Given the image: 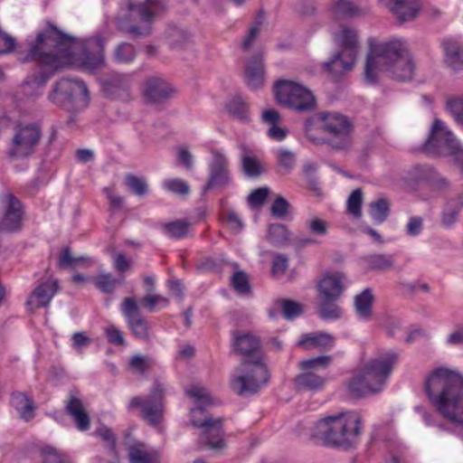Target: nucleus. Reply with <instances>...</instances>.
<instances>
[{"label":"nucleus","instance_id":"nucleus-50","mask_svg":"<svg viewBox=\"0 0 463 463\" xmlns=\"http://www.w3.org/2000/svg\"><path fill=\"white\" fill-rule=\"evenodd\" d=\"M162 187L179 195H186L190 191L188 184L180 178L165 179L162 183Z\"/></svg>","mask_w":463,"mask_h":463},{"label":"nucleus","instance_id":"nucleus-25","mask_svg":"<svg viewBox=\"0 0 463 463\" xmlns=\"http://www.w3.org/2000/svg\"><path fill=\"white\" fill-rule=\"evenodd\" d=\"M357 55L344 51L336 52L330 61L324 63V69L332 76H340L351 71L355 64Z\"/></svg>","mask_w":463,"mask_h":463},{"label":"nucleus","instance_id":"nucleus-44","mask_svg":"<svg viewBox=\"0 0 463 463\" xmlns=\"http://www.w3.org/2000/svg\"><path fill=\"white\" fill-rule=\"evenodd\" d=\"M318 313L324 319H336L341 317V308L335 304L336 300H329L321 298Z\"/></svg>","mask_w":463,"mask_h":463},{"label":"nucleus","instance_id":"nucleus-45","mask_svg":"<svg viewBox=\"0 0 463 463\" xmlns=\"http://www.w3.org/2000/svg\"><path fill=\"white\" fill-rule=\"evenodd\" d=\"M461 207L456 200L448 202L442 213V224L446 227L452 226L457 221Z\"/></svg>","mask_w":463,"mask_h":463},{"label":"nucleus","instance_id":"nucleus-40","mask_svg":"<svg viewBox=\"0 0 463 463\" xmlns=\"http://www.w3.org/2000/svg\"><path fill=\"white\" fill-rule=\"evenodd\" d=\"M275 307L281 311L286 319H293L303 313L302 306L291 300H276Z\"/></svg>","mask_w":463,"mask_h":463},{"label":"nucleus","instance_id":"nucleus-12","mask_svg":"<svg viewBox=\"0 0 463 463\" xmlns=\"http://www.w3.org/2000/svg\"><path fill=\"white\" fill-rule=\"evenodd\" d=\"M315 118L321 124V128L328 133L333 148L345 150L351 146V124L346 117L337 112H319Z\"/></svg>","mask_w":463,"mask_h":463},{"label":"nucleus","instance_id":"nucleus-54","mask_svg":"<svg viewBox=\"0 0 463 463\" xmlns=\"http://www.w3.org/2000/svg\"><path fill=\"white\" fill-rule=\"evenodd\" d=\"M227 109L231 114L238 118H246L247 105L241 98L238 97L231 99L227 105Z\"/></svg>","mask_w":463,"mask_h":463},{"label":"nucleus","instance_id":"nucleus-35","mask_svg":"<svg viewBox=\"0 0 463 463\" xmlns=\"http://www.w3.org/2000/svg\"><path fill=\"white\" fill-rule=\"evenodd\" d=\"M11 404L23 420H29L33 418V402L24 393L14 392L11 398Z\"/></svg>","mask_w":463,"mask_h":463},{"label":"nucleus","instance_id":"nucleus-39","mask_svg":"<svg viewBox=\"0 0 463 463\" xmlns=\"http://www.w3.org/2000/svg\"><path fill=\"white\" fill-rule=\"evenodd\" d=\"M136 57L134 46L128 43L118 44L113 52V59L118 63H130Z\"/></svg>","mask_w":463,"mask_h":463},{"label":"nucleus","instance_id":"nucleus-5","mask_svg":"<svg viewBox=\"0 0 463 463\" xmlns=\"http://www.w3.org/2000/svg\"><path fill=\"white\" fill-rule=\"evenodd\" d=\"M165 8L164 0H122L115 23L119 30L133 37L147 36L153 23Z\"/></svg>","mask_w":463,"mask_h":463},{"label":"nucleus","instance_id":"nucleus-42","mask_svg":"<svg viewBox=\"0 0 463 463\" xmlns=\"http://www.w3.org/2000/svg\"><path fill=\"white\" fill-rule=\"evenodd\" d=\"M268 237L271 243L283 245L289 241L290 233L282 224H271L269 227Z\"/></svg>","mask_w":463,"mask_h":463},{"label":"nucleus","instance_id":"nucleus-43","mask_svg":"<svg viewBox=\"0 0 463 463\" xmlns=\"http://www.w3.org/2000/svg\"><path fill=\"white\" fill-rule=\"evenodd\" d=\"M94 285L103 293H111L119 283L110 273H100L92 279Z\"/></svg>","mask_w":463,"mask_h":463},{"label":"nucleus","instance_id":"nucleus-27","mask_svg":"<svg viewBox=\"0 0 463 463\" xmlns=\"http://www.w3.org/2000/svg\"><path fill=\"white\" fill-rule=\"evenodd\" d=\"M298 345L305 350L319 349L324 351L334 346L335 338L329 334L317 332L302 335Z\"/></svg>","mask_w":463,"mask_h":463},{"label":"nucleus","instance_id":"nucleus-63","mask_svg":"<svg viewBox=\"0 0 463 463\" xmlns=\"http://www.w3.org/2000/svg\"><path fill=\"white\" fill-rule=\"evenodd\" d=\"M105 334L109 343L115 345H123L125 339L123 333L118 329L115 326H109L105 328Z\"/></svg>","mask_w":463,"mask_h":463},{"label":"nucleus","instance_id":"nucleus-2","mask_svg":"<svg viewBox=\"0 0 463 463\" xmlns=\"http://www.w3.org/2000/svg\"><path fill=\"white\" fill-rule=\"evenodd\" d=\"M367 47L364 79L368 83H376L384 74L402 81L412 79L415 64L404 38L369 37Z\"/></svg>","mask_w":463,"mask_h":463},{"label":"nucleus","instance_id":"nucleus-14","mask_svg":"<svg viewBox=\"0 0 463 463\" xmlns=\"http://www.w3.org/2000/svg\"><path fill=\"white\" fill-rule=\"evenodd\" d=\"M41 138V130L35 124L20 126L16 128L9 148L13 158H26L33 154Z\"/></svg>","mask_w":463,"mask_h":463},{"label":"nucleus","instance_id":"nucleus-10","mask_svg":"<svg viewBox=\"0 0 463 463\" xmlns=\"http://www.w3.org/2000/svg\"><path fill=\"white\" fill-rule=\"evenodd\" d=\"M274 93L279 104L296 111H309L317 105L312 91L298 81L280 80L274 85Z\"/></svg>","mask_w":463,"mask_h":463},{"label":"nucleus","instance_id":"nucleus-11","mask_svg":"<svg viewBox=\"0 0 463 463\" xmlns=\"http://www.w3.org/2000/svg\"><path fill=\"white\" fill-rule=\"evenodd\" d=\"M331 355H321L300 361L298 366L301 373L296 377L298 388L312 392L321 391L326 382L324 372L332 364Z\"/></svg>","mask_w":463,"mask_h":463},{"label":"nucleus","instance_id":"nucleus-34","mask_svg":"<svg viewBox=\"0 0 463 463\" xmlns=\"http://www.w3.org/2000/svg\"><path fill=\"white\" fill-rule=\"evenodd\" d=\"M364 269L370 271L387 270L393 267L394 259L390 254L373 253L362 258Z\"/></svg>","mask_w":463,"mask_h":463},{"label":"nucleus","instance_id":"nucleus-7","mask_svg":"<svg viewBox=\"0 0 463 463\" xmlns=\"http://www.w3.org/2000/svg\"><path fill=\"white\" fill-rule=\"evenodd\" d=\"M186 395L193 400L194 408L191 409L193 426L203 430L201 439L208 448L220 450L225 447L222 439V420H213L206 412V408L215 403L208 390L194 384L185 390Z\"/></svg>","mask_w":463,"mask_h":463},{"label":"nucleus","instance_id":"nucleus-59","mask_svg":"<svg viewBox=\"0 0 463 463\" xmlns=\"http://www.w3.org/2000/svg\"><path fill=\"white\" fill-rule=\"evenodd\" d=\"M43 463H63L61 455L52 446L42 449Z\"/></svg>","mask_w":463,"mask_h":463},{"label":"nucleus","instance_id":"nucleus-23","mask_svg":"<svg viewBox=\"0 0 463 463\" xmlns=\"http://www.w3.org/2000/svg\"><path fill=\"white\" fill-rule=\"evenodd\" d=\"M58 290V282L55 279H48L41 283L30 295L26 304L34 310L49 305Z\"/></svg>","mask_w":463,"mask_h":463},{"label":"nucleus","instance_id":"nucleus-64","mask_svg":"<svg viewBox=\"0 0 463 463\" xmlns=\"http://www.w3.org/2000/svg\"><path fill=\"white\" fill-rule=\"evenodd\" d=\"M445 343L450 346L463 345V329H461L460 324L457 325L455 328L448 334Z\"/></svg>","mask_w":463,"mask_h":463},{"label":"nucleus","instance_id":"nucleus-62","mask_svg":"<svg viewBox=\"0 0 463 463\" xmlns=\"http://www.w3.org/2000/svg\"><path fill=\"white\" fill-rule=\"evenodd\" d=\"M288 203L283 197L279 196L274 201L270 210L274 216L283 218L288 214Z\"/></svg>","mask_w":463,"mask_h":463},{"label":"nucleus","instance_id":"nucleus-47","mask_svg":"<svg viewBox=\"0 0 463 463\" xmlns=\"http://www.w3.org/2000/svg\"><path fill=\"white\" fill-rule=\"evenodd\" d=\"M363 203V193L361 189H355L351 193L347 200L346 211L353 217L359 219L362 216L361 206Z\"/></svg>","mask_w":463,"mask_h":463},{"label":"nucleus","instance_id":"nucleus-56","mask_svg":"<svg viewBox=\"0 0 463 463\" xmlns=\"http://www.w3.org/2000/svg\"><path fill=\"white\" fill-rule=\"evenodd\" d=\"M177 163L186 170H192L194 165V158L188 147L181 146L176 151Z\"/></svg>","mask_w":463,"mask_h":463},{"label":"nucleus","instance_id":"nucleus-20","mask_svg":"<svg viewBox=\"0 0 463 463\" xmlns=\"http://www.w3.org/2000/svg\"><path fill=\"white\" fill-rule=\"evenodd\" d=\"M233 347L237 353L247 360L262 359L260 339L250 333H234Z\"/></svg>","mask_w":463,"mask_h":463},{"label":"nucleus","instance_id":"nucleus-26","mask_svg":"<svg viewBox=\"0 0 463 463\" xmlns=\"http://www.w3.org/2000/svg\"><path fill=\"white\" fill-rule=\"evenodd\" d=\"M175 92V88L158 77L146 80L144 93L151 101L157 102L170 98Z\"/></svg>","mask_w":463,"mask_h":463},{"label":"nucleus","instance_id":"nucleus-41","mask_svg":"<svg viewBox=\"0 0 463 463\" xmlns=\"http://www.w3.org/2000/svg\"><path fill=\"white\" fill-rule=\"evenodd\" d=\"M275 154L280 173H289L295 165V155L286 148H278Z\"/></svg>","mask_w":463,"mask_h":463},{"label":"nucleus","instance_id":"nucleus-15","mask_svg":"<svg viewBox=\"0 0 463 463\" xmlns=\"http://www.w3.org/2000/svg\"><path fill=\"white\" fill-rule=\"evenodd\" d=\"M164 389L163 386L156 383L149 397L142 398L136 396L132 398L129 403L130 408H139L142 417L151 425L159 423L163 418Z\"/></svg>","mask_w":463,"mask_h":463},{"label":"nucleus","instance_id":"nucleus-55","mask_svg":"<svg viewBox=\"0 0 463 463\" xmlns=\"http://www.w3.org/2000/svg\"><path fill=\"white\" fill-rule=\"evenodd\" d=\"M143 304L147 307L150 310H153L156 307L159 308H165L168 306L169 300L161 295L152 294L148 292L142 300Z\"/></svg>","mask_w":463,"mask_h":463},{"label":"nucleus","instance_id":"nucleus-32","mask_svg":"<svg viewBox=\"0 0 463 463\" xmlns=\"http://www.w3.org/2000/svg\"><path fill=\"white\" fill-rule=\"evenodd\" d=\"M265 23L266 14L263 10H260L242 37L241 47L243 51L248 52L252 48Z\"/></svg>","mask_w":463,"mask_h":463},{"label":"nucleus","instance_id":"nucleus-19","mask_svg":"<svg viewBox=\"0 0 463 463\" xmlns=\"http://www.w3.org/2000/svg\"><path fill=\"white\" fill-rule=\"evenodd\" d=\"M383 4L402 23L413 21L422 9L421 0H385Z\"/></svg>","mask_w":463,"mask_h":463},{"label":"nucleus","instance_id":"nucleus-36","mask_svg":"<svg viewBox=\"0 0 463 463\" xmlns=\"http://www.w3.org/2000/svg\"><path fill=\"white\" fill-rule=\"evenodd\" d=\"M331 11L335 17H354L363 14L362 8L353 0H334Z\"/></svg>","mask_w":463,"mask_h":463},{"label":"nucleus","instance_id":"nucleus-49","mask_svg":"<svg viewBox=\"0 0 463 463\" xmlns=\"http://www.w3.org/2000/svg\"><path fill=\"white\" fill-rule=\"evenodd\" d=\"M388 213L389 204L384 199H379L370 206V216L378 223L383 222L387 218Z\"/></svg>","mask_w":463,"mask_h":463},{"label":"nucleus","instance_id":"nucleus-22","mask_svg":"<svg viewBox=\"0 0 463 463\" xmlns=\"http://www.w3.org/2000/svg\"><path fill=\"white\" fill-rule=\"evenodd\" d=\"M5 214L0 220V231H15L20 227L22 221V209L20 202L12 194L4 200Z\"/></svg>","mask_w":463,"mask_h":463},{"label":"nucleus","instance_id":"nucleus-24","mask_svg":"<svg viewBox=\"0 0 463 463\" xmlns=\"http://www.w3.org/2000/svg\"><path fill=\"white\" fill-rule=\"evenodd\" d=\"M333 40L335 43L342 49L341 51L357 55L359 46V33L357 29L348 25H343L333 33Z\"/></svg>","mask_w":463,"mask_h":463},{"label":"nucleus","instance_id":"nucleus-3","mask_svg":"<svg viewBox=\"0 0 463 463\" xmlns=\"http://www.w3.org/2000/svg\"><path fill=\"white\" fill-rule=\"evenodd\" d=\"M425 391L439 413L463 431V377L449 367H436L426 376Z\"/></svg>","mask_w":463,"mask_h":463},{"label":"nucleus","instance_id":"nucleus-51","mask_svg":"<svg viewBox=\"0 0 463 463\" xmlns=\"http://www.w3.org/2000/svg\"><path fill=\"white\" fill-rule=\"evenodd\" d=\"M447 109L454 120L463 126V95L449 100Z\"/></svg>","mask_w":463,"mask_h":463},{"label":"nucleus","instance_id":"nucleus-18","mask_svg":"<svg viewBox=\"0 0 463 463\" xmlns=\"http://www.w3.org/2000/svg\"><path fill=\"white\" fill-rule=\"evenodd\" d=\"M101 90L105 96L111 99H125L129 96L130 77L117 72H110L99 78Z\"/></svg>","mask_w":463,"mask_h":463},{"label":"nucleus","instance_id":"nucleus-52","mask_svg":"<svg viewBox=\"0 0 463 463\" xmlns=\"http://www.w3.org/2000/svg\"><path fill=\"white\" fill-rule=\"evenodd\" d=\"M126 184L137 195L143 196L147 192L146 182L141 177L129 175L126 177Z\"/></svg>","mask_w":463,"mask_h":463},{"label":"nucleus","instance_id":"nucleus-31","mask_svg":"<svg viewBox=\"0 0 463 463\" xmlns=\"http://www.w3.org/2000/svg\"><path fill=\"white\" fill-rule=\"evenodd\" d=\"M445 62L454 70L463 66V43L453 39L442 43Z\"/></svg>","mask_w":463,"mask_h":463},{"label":"nucleus","instance_id":"nucleus-13","mask_svg":"<svg viewBox=\"0 0 463 463\" xmlns=\"http://www.w3.org/2000/svg\"><path fill=\"white\" fill-rule=\"evenodd\" d=\"M459 142L445 122L436 118L424 143V149L431 155L450 156Z\"/></svg>","mask_w":463,"mask_h":463},{"label":"nucleus","instance_id":"nucleus-29","mask_svg":"<svg viewBox=\"0 0 463 463\" xmlns=\"http://www.w3.org/2000/svg\"><path fill=\"white\" fill-rule=\"evenodd\" d=\"M262 121L269 127L268 137L275 141L280 142L288 136V130L279 126L280 122L279 113L272 109H266L261 115Z\"/></svg>","mask_w":463,"mask_h":463},{"label":"nucleus","instance_id":"nucleus-53","mask_svg":"<svg viewBox=\"0 0 463 463\" xmlns=\"http://www.w3.org/2000/svg\"><path fill=\"white\" fill-rule=\"evenodd\" d=\"M233 288L239 294H247L250 292V285L247 275L242 271H238L233 274L231 279Z\"/></svg>","mask_w":463,"mask_h":463},{"label":"nucleus","instance_id":"nucleus-16","mask_svg":"<svg viewBox=\"0 0 463 463\" xmlns=\"http://www.w3.org/2000/svg\"><path fill=\"white\" fill-rule=\"evenodd\" d=\"M212 160L208 165L209 178L204 190L213 187H226L232 183L230 173V164L227 156L222 149L211 150Z\"/></svg>","mask_w":463,"mask_h":463},{"label":"nucleus","instance_id":"nucleus-58","mask_svg":"<svg viewBox=\"0 0 463 463\" xmlns=\"http://www.w3.org/2000/svg\"><path fill=\"white\" fill-rule=\"evenodd\" d=\"M269 188L268 187H260L250 193L248 197L249 204L252 207H260L261 206L268 195H269Z\"/></svg>","mask_w":463,"mask_h":463},{"label":"nucleus","instance_id":"nucleus-61","mask_svg":"<svg viewBox=\"0 0 463 463\" xmlns=\"http://www.w3.org/2000/svg\"><path fill=\"white\" fill-rule=\"evenodd\" d=\"M95 434L98 437L101 438L107 443V446L109 449L113 450L115 449V446H116L115 436H114L113 432L111 431V430L109 429L107 426H105V425L99 426L96 430Z\"/></svg>","mask_w":463,"mask_h":463},{"label":"nucleus","instance_id":"nucleus-6","mask_svg":"<svg viewBox=\"0 0 463 463\" xmlns=\"http://www.w3.org/2000/svg\"><path fill=\"white\" fill-rule=\"evenodd\" d=\"M396 361L395 354L387 353L360 364L346 383L350 394L364 397L383 391Z\"/></svg>","mask_w":463,"mask_h":463},{"label":"nucleus","instance_id":"nucleus-30","mask_svg":"<svg viewBox=\"0 0 463 463\" xmlns=\"http://www.w3.org/2000/svg\"><path fill=\"white\" fill-rule=\"evenodd\" d=\"M130 463H157L158 452L145 443L135 442L128 447Z\"/></svg>","mask_w":463,"mask_h":463},{"label":"nucleus","instance_id":"nucleus-21","mask_svg":"<svg viewBox=\"0 0 463 463\" xmlns=\"http://www.w3.org/2000/svg\"><path fill=\"white\" fill-rule=\"evenodd\" d=\"M346 280L345 275L341 272L325 275L318 283V291L321 298L337 300Z\"/></svg>","mask_w":463,"mask_h":463},{"label":"nucleus","instance_id":"nucleus-37","mask_svg":"<svg viewBox=\"0 0 463 463\" xmlns=\"http://www.w3.org/2000/svg\"><path fill=\"white\" fill-rule=\"evenodd\" d=\"M373 295L370 288H365L354 298L355 311L362 319H369L372 315Z\"/></svg>","mask_w":463,"mask_h":463},{"label":"nucleus","instance_id":"nucleus-1","mask_svg":"<svg viewBox=\"0 0 463 463\" xmlns=\"http://www.w3.org/2000/svg\"><path fill=\"white\" fill-rule=\"evenodd\" d=\"M107 40L99 34L86 41H79L48 24L38 33L28 53L30 59L38 61L39 74L33 75L24 88L43 86L57 70L68 65H75L90 72L100 70L105 65L104 47Z\"/></svg>","mask_w":463,"mask_h":463},{"label":"nucleus","instance_id":"nucleus-8","mask_svg":"<svg viewBox=\"0 0 463 463\" xmlns=\"http://www.w3.org/2000/svg\"><path fill=\"white\" fill-rule=\"evenodd\" d=\"M48 99L69 111H79L88 107L90 97L88 88L82 80L61 79L53 86Z\"/></svg>","mask_w":463,"mask_h":463},{"label":"nucleus","instance_id":"nucleus-57","mask_svg":"<svg viewBox=\"0 0 463 463\" xmlns=\"http://www.w3.org/2000/svg\"><path fill=\"white\" fill-rule=\"evenodd\" d=\"M242 165L245 173L250 176H256L260 174V165L254 156L244 155L242 156Z\"/></svg>","mask_w":463,"mask_h":463},{"label":"nucleus","instance_id":"nucleus-9","mask_svg":"<svg viewBox=\"0 0 463 463\" xmlns=\"http://www.w3.org/2000/svg\"><path fill=\"white\" fill-rule=\"evenodd\" d=\"M268 380V369L262 359L246 360L232 374L231 388L239 395L254 393L264 386Z\"/></svg>","mask_w":463,"mask_h":463},{"label":"nucleus","instance_id":"nucleus-28","mask_svg":"<svg viewBox=\"0 0 463 463\" xmlns=\"http://www.w3.org/2000/svg\"><path fill=\"white\" fill-rule=\"evenodd\" d=\"M264 65L260 57H253L249 60L245 69V80L251 90L260 88L264 83Z\"/></svg>","mask_w":463,"mask_h":463},{"label":"nucleus","instance_id":"nucleus-48","mask_svg":"<svg viewBox=\"0 0 463 463\" xmlns=\"http://www.w3.org/2000/svg\"><path fill=\"white\" fill-rule=\"evenodd\" d=\"M189 33L176 26L169 27L166 31V38L169 44L173 47H180L189 39Z\"/></svg>","mask_w":463,"mask_h":463},{"label":"nucleus","instance_id":"nucleus-46","mask_svg":"<svg viewBox=\"0 0 463 463\" xmlns=\"http://www.w3.org/2000/svg\"><path fill=\"white\" fill-rule=\"evenodd\" d=\"M329 222L317 216H312L306 222L307 231L316 236H326L328 232Z\"/></svg>","mask_w":463,"mask_h":463},{"label":"nucleus","instance_id":"nucleus-4","mask_svg":"<svg viewBox=\"0 0 463 463\" xmlns=\"http://www.w3.org/2000/svg\"><path fill=\"white\" fill-rule=\"evenodd\" d=\"M362 432V418L358 411H349L325 417L311 429V437L330 447L348 449Z\"/></svg>","mask_w":463,"mask_h":463},{"label":"nucleus","instance_id":"nucleus-33","mask_svg":"<svg viewBox=\"0 0 463 463\" xmlns=\"http://www.w3.org/2000/svg\"><path fill=\"white\" fill-rule=\"evenodd\" d=\"M66 408L79 430L86 431L90 429V420L81 401L72 397L67 403Z\"/></svg>","mask_w":463,"mask_h":463},{"label":"nucleus","instance_id":"nucleus-60","mask_svg":"<svg viewBox=\"0 0 463 463\" xmlns=\"http://www.w3.org/2000/svg\"><path fill=\"white\" fill-rule=\"evenodd\" d=\"M72 347L81 353L90 344V337L84 332H76L71 336Z\"/></svg>","mask_w":463,"mask_h":463},{"label":"nucleus","instance_id":"nucleus-38","mask_svg":"<svg viewBox=\"0 0 463 463\" xmlns=\"http://www.w3.org/2000/svg\"><path fill=\"white\" fill-rule=\"evenodd\" d=\"M190 228V223L184 220H176L171 222L163 223L161 230L163 233L175 240H180L186 236Z\"/></svg>","mask_w":463,"mask_h":463},{"label":"nucleus","instance_id":"nucleus-17","mask_svg":"<svg viewBox=\"0 0 463 463\" xmlns=\"http://www.w3.org/2000/svg\"><path fill=\"white\" fill-rule=\"evenodd\" d=\"M120 311L135 337L148 340L150 326L148 321L141 315L137 301L134 298H126L120 304Z\"/></svg>","mask_w":463,"mask_h":463}]
</instances>
